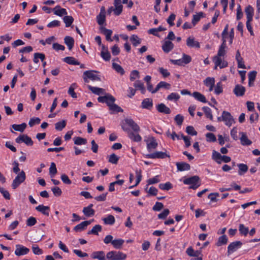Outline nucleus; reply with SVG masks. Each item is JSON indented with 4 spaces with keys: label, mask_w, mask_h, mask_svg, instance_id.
<instances>
[{
    "label": "nucleus",
    "mask_w": 260,
    "mask_h": 260,
    "mask_svg": "<svg viewBox=\"0 0 260 260\" xmlns=\"http://www.w3.org/2000/svg\"><path fill=\"white\" fill-rule=\"evenodd\" d=\"M127 255L120 251H111L106 254V258L108 260H124Z\"/></svg>",
    "instance_id": "nucleus-1"
},
{
    "label": "nucleus",
    "mask_w": 260,
    "mask_h": 260,
    "mask_svg": "<svg viewBox=\"0 0 260 260\" xmlns=\"http://www.w3.org/2000/svg\"><path fill=\"white\" fill-rule=\"evenodd\" d=\"M183 183L185 184L191 185L189 188L193 189H196L201 185V183H200V178L198 176H193L191 177L186 178L183 180Z\"/></svg>",
    "instance_id": "nucleus-2"
},
{
    "label": "nucleus",
    "mask_w": 260,
    "mask_h": 260,
    "mask_svg": "<svg viewBox=\"0 0 260 260\" xmlns=\"http://www.w3.org/2000/svg\"><path fill=\"white\" fill-rule=\"evenodd\" d=\"M26 178L25 173L24 171L22 170L15 178L12 183V187L15 189L17 188L22 182H23Z\"/></svg>",
    "instance_id": "nucleus-3"
},
{
    "label": "nucleus",
    "mask_w": 260,
    "mask_h": 260,
    "mask_svg": "<svg viewBox=\"0 0 260 260\" xmlns=\"http://www.w3.org/2000/svg\"><path fill=\"white\" fill-rule=\"evenodd\" d=\"M213 61L215 64L214 69H217L218 67L220 69L225 68L228 66V63L226 61L222 58V57L215 56L213 58Z\"/></svg>",
    "instance_id": "nucleus-4"
},
{
    "label": "nucleus",
    "mask_w": 260,
    "mask_h": 260,
    "mask_svg": "<svg viewBox=\"0 0 260 260\" xmlns=\"http://www.w3.org/2000/svg\"><path fill=\"white\" fill-rule=\"evenodd\" d=\"M222 121L224 122L226 125L230 127L233 123H235L234 119L231 113L227 111H223L222 113Z\"/></svg>",
    "instance_id": "nucleus-5"
},
{
    "label": "nucleus",
    "mask_w": 260,
    "mask_h": 260,
    "mask_svg": "<svg viewBox=\"0 0 260 260\" xmlns=\"http://www.w3.org/2000/svg\"><path fill=\"white\" fill-rule=\"evenodd\" d=\"M15 141L17 143L23 142L27 146H32L34 144L31 139L26 135H20L15 139Z\"/></svg>",
    "instance_id": "nucleus-6"
},
{
    "label": "nucleus",
    "mask_w": 260,
    "mask_h": 260,
    "mask_svg": "<svg viewBox=\"0 0 260 260\" xmlns=\"http://www.w3.org/2000/svg\"><path fill=\"white\" fill-rule=\"evenodd\" d=\"M146 157L148 158L155 159V158H165L166 157H170L169 154L166 152L161 151H156L154 153L148 154L146 155Z\"/></svg>",
    "instance_id": "nucleus-7"
},
{
    "label": "nucleus",
    "mask_w": 260,
    "mask_h": 260,
    "mask_svg": "<svg viewBox=\"0 0 260 260\" xmlns=\"http://www.w3.org/2000/svg\"><path fill=\"white\" fill-rule=\"evenodd\" d=\"M29 252V248L23 246V245L18 244L16 245V250L15 254L17 256H21L27 254Z\"/></svg>",
    "instance_id": "nucleus-8"
},
{
    "label": "nucleus",
    "mask_w": 260,
    "mask_h": 260,
    "mask_svg": "<svg viewBox=\"0 0 260 260\" xmlns=\"http://www.w3.org/2000/svg\"><path fill=\"white\" fill-rule=\"evenodd\" d=\"M242 245V243L240 241H237L231 243L228 247V253L229 254L235 251L240 248Z\"/></svg>",
    "instance_id": "nucleus-9"
},
{
    "label": "nucleus",
    "mask_w": 260,
    "mask_h": 260,
    "mask_svg": "<svg viewBox=\"0 0 260 260\" xmlns=\"http://www.w3.org/2000/svg\"><path fill=\"white\" fill-rule=\"evenodd\" d=\"M146 142L147 148L149 152L156 148L158 146L156 139L153 137H151L149 140H148Z\"/></svg>",
    "instance_id": "nucleus-10"
},
{
    "label": "nucleus",
    "mask_w": 260,
    "mask_h": 260,
    "mask_svg": "<svg viewBox=\"0 0 260 260\" xmlns=\"http://www.w3.org/2000/svg\"><path fill=\"white\" fill-rule=\"evenodd\" d=\"M186 45L190 48H200V43L196 41L194 38L192 37H189L187 38L186 40Z\"/></svg>",
    "instance_id": "nucleus-11"
},
{
    "label": "nucleus",
    "mask_w": 260,
    "mask_h": 260,
    "mask_svg": "<svg viewBox=\"0 0 260 260\" xmlns=\"http://www.w3.org/2000/svg\"><path fill=\"white\" fill-rule=\"evenodd\" d=\"M93 204H90L87 207L83 209V213L87 217H91L94 215L95 211L92 209Z\"/></svg>",
    "instance_id": "nucleus-12"
},
{
    "label": "nucleus",
    "mask_w": 260,
    "mask_h": 260,
    "mask_svg": "<svg viewBox=\"0 0 260 260\" xmlns=\"http://www.w3.org/2000/svg\"><path fill=\"white\" fill-rule=\"evenodd\" d=\"M91 257L99 260H106L105 254L103 251H94L91 254Z\"/></svg>",
    "instance_id": "nucleus-13"
},
{
    "label": "nucleus",
    "mask_w": 260,
    "mask_h": 260,
    "mask_svg": "<svg viewBox=\"0 0 260 260\" xmlns=\"http://www.w3.org/2000/svg\"><path fill=\"white\" fill-rule=\"evenodd\" d=\"M233 92L237 96H241L244 94L245 88L243 86L238 84L235 86Z\"/></svg>",
    "instance_id": "nucleus-14"
},
{
    "label": "nucleus",
    "mask_w": 260,
    "mask_h": 260,
    "mask_svg": "<svg viewBox=\"0 0 260 260\" xmlns=\"http://www.w3.org/2000/svg\"><path fill=\"white\" fill-rule=\"evenodd\" d=\"M36 210L44 215L47 216L49 215L50 207L49 206L40 205L36 207Z\"/></svg>",
    "instance_id": "nucleus-15"
},
{
    "label": "nucleus",
    "mask_w": 260,
    "mask_h": 260,
    "mask_svg": "<svg viewBox=\"0 0 260 260\" xmlns=\"http://www.w3.org/2000/svg\"><path fill=\"white\" fill-rule=\"evenodd\" d=\"M114 14L116 16H119L122 12L123 6L121 5V1H114Z\"/></svg>",
    "instance_id": "nucleus-16"
},
{
    "label": "nucleus",
    "mask_w": 260,
    "mask_h": 260,
    "mask_svg": "<svg viewBox=\"0 0 260 260\" xmlns=\"http://www.w3.org/2000/svg\"><path fill=\"white\" fill-rule=\"evenodd\" d=\"M174 48V44L169 40H166L162 46V49L165 53H169Z\"/></svg>",
    "instance_id": "nucleus-17"
},
{
    "label": "nucleus",
    "mask_w": 260,
    "mask_h": 260,
    "mask_svg": "<svg viewBox=\"0 0 260 260\" xmlns=\"http://www.w3.org/2000/svg\"><path fill=\"white\" fill-rule=\"evenodd\" d=\"M102 50L101 52V57L105 60L109 61L111 58V55L108 50L107 47L104 45H102Z\"/></svg>",
    "instance_id": "nucleus-18"
},
{
    "label": "nucleus",
    "mask_w": 260,
    "mask_h": 260,
    "mask_svg": "<svg viewBox=\"0 0 260 260\" xmlns=\"http://www.w3.org/2000/svg\"><path fill=\"white\" fill-rule=\"evenodd\" d=\"M94 71H86L84 72V74L87 75L88 78L92 81H101V78L99 75L95 74Z\"/></svg>",
    "instance_id": "nucleus-19"
},
{
    "label": "nucleus",
    "mask_w": 260,
    "mask_h": 260,
    "mask_svg": "<svg viewBox=\"0 0 260 260\" xmlns=\"http://www.w3.org/2000/svg\"><path fill=\"white\" fill-rule=\"evenodd\" d=\"M245 12L246 15L247 20L252 21L254 14V9L250 5H248L246 7Z\"/></svg>",
    "instance_id": "nucleus-20"
},
{
    "label": "nucleus",
    "mask_w": 260,
    "mask_h": 260,
    "mask_svg": "<svg viewBox=\"0 0 260 260\" xmlns=\"http://www.w3.org/2000/svg\"><path fill=\"white\" fill-rule=\"evenodd\" d=\"M177 169L179 171H188L190 170V165L185 162H178L176 163Z\"/></svg>",
    "instance_id": "nucleus-21"
},
{
    "label": "nucleus",
    "mask_w": 260,
    "mask_h": 260,
    "mask_svg": "<svg viewBox=\"0 0 260 260\" xmlns=\"http://www.w3.org/2000/svg\"><path fill=\"white\" fill-rule=\"evenodd\" d=\"M241 135L240 141L242 145H250L251 144L252 142L248 139L246 134L244 132H240Z\"/></svg>",
    "instance_id": "nucleus-22"
},
{
    "label": "nucleus",
    "mask_w": 260,
    "mask_h": 260,
    "mask_svg": "<svg viewBox=\"0 0 260 260\" xmlns=\"http://www.w3.org/2000/svg\"><path fill=\"white\" fill-rule=\"evenodd\" d=\"M134 86L136 88V90H139L142 94L145 93L146 89L144 83L141 81H136L134 83Z\"/></svg>",
    "instance_id": "nucleus-23"
},
{
    "label": "nucleus",
    "mask_w": 260,
    "mask_h": 260,
    "mask_svg": "<svg viewBox=\"0 0 260 260\" xmlns=\"http://www.w3.org/2000/svg\"><path fill=\"white\" fill-rule=\"evenodd\" d=\"M157 111L160 113H163L165 114H170L171 113V110L168 107H167L164 104L161 103L158 104L156 106Z\"/></svg>",
    "instance_id": "nucleus-24"
},
{
    "label": "nucleus",
    "mask_w": 260,
    "mask_h": 260,
    "mask_svg": "<svg viewBox=\"0 0 260 260\" xmlns=\"http://www.w3.org/2000/svg\"><path fill=\"white\" fill-rule=\"evenodd\" d=\"M87 87L94 94L100 95L105 93V89L103 88L93 87L90 85H87Z\"/></svg>",
    "instance_id": "nucleus-25"
},
{
    "label": "nucleus",
    "mask_w": 260,
    "mask_h": 260,
    "mask_svg": "<svg viewBox=\"0 0 260 260\" xmlns=\"http://www.w3.org/2000/svg\"><path fill=\"white\" fill-rule=\"evenodd\" d=\"M125 121L126 123L130 126L134 131L138 132L140 131L139 125L133 119H126Z\"/></svg>",
    "instance_id": "nucleus-26"
},
{
    "label": "nucleus",
    "mask_w": 260,
    "mask_h": 260,
    "mask_svg": "<svg viewBox=\"0 0 260 260\" xmlns=\"http://www.w3.org/2000/svg\"><path fill=\"white\" fill-rule=\"evenodd\" d=\"M226 40H223V41H222V43L221 44L219 48L217 54L216 56L219 57H223L226 54Z\"/></svg>",
    "instance_id": "nucleus-27"
},
{
    "label": "nucleus",
    "mask_w": 260,
    "mask_h": 260,
    "mask_svg": "<svg viewBox=\"0 0 260 260\" xmlns=\"http://www.w3.org/2000/svg\"><path fill=\"white\" fill-rule=\"evenodd\" d=\"M90 224V221H83L80 224L75 226L74 230L76 232L81 231L86 229V226Z\"/></svg>",
    "instance_id": "nucleus-28"
},
{
    "label": "nucleus",
    "mask_w": 260,
    "mask_h": 260,
    "mask_svg": "<svg viewBox=\"0 0 260 260\" xmlns=\"http://www.w3.org/2000/svg\"><path fill=\"white\" fill-rule=\"evenodd\" d=\"M54 13L55 15L62 16L67 14L66 10L64 8H61L59 6H56L54 9Z\"/></svg>",
    "instance_id": "nucleus-29"
},
{
    "label": "nucleus",
    "mask_w": 260,
    "mask_h": 260,
    "mask_svg": "<svg viewBox=\"0 0 260 260\" xmlns=\"http://www.w3.org/2000/svg\"><path fill=\"white\" fill-rule=\"evenodd\" d=\"M152 106L153 103L151 99H145L142 102V107L144 109H150Z\"/></svg>",
    "instance_id": "nucleus-30"
},
{
    "label": "nucleus",
    "mask_w": 260,
    "mask_h": 260,
    "mask_svg": "<svg viewBox=\"0 0 260 260\" xmlns=\"http://www.w3.org/2000/svg\"><path fill=\"white\" fill-rule=\"evenodd\" d=\"M100 29L102 32L105 35L106 39L108 41L112 42L113 40L111 38V37L112 34V31L104 27H101Z\"/></svg>",
    "instance_id": "nucleus-31"
},
{
    "label": "nucleus",
    "mask_w": 260,
    "mask_h": 260,
    "mask_svg": "<svg viewBox=\"0 0 260 260\" xmlns=\"http://www.w3.org/2000/svg\"><path fill=\"white\" fill-rule=\"evenodd\" d=\"M171 85L169 83L164 81H161L157 85L155 88L154 89V92H157L159 89L161 88L169 89Z\"/></svg>",
    "instance_id": "nucleus-32"
},
{
    "label": "nucleus",
    "mask_w": 260,
    "mask_h": 260,
    "mask_svg": "<svg viewBox=\"0 0 260 260\" xmlns=\"http://www.w3.org/2000/svg\"><path fill=\"white\" fill-rule=\"evenodd\" d=\"M64 43L67 45V46L68 47V48L70 50H71L74 45V39L70 36H66L64 39Z\"/></svg>",
    "instance_id": "nucleus-33"
},
{
    "label": "nucleus",
    "mask_w": 260,
    "mask_h": 260,
    "mask_svg": "<svg viewBox=\"0 0 260 260\" xmlns=\"http://www.w3.org/2000/svg\"><path fill=\"white\" fill-rule=\"evenodd\" d=\"M192 95L198 101L204 103H207L205 96L201 93L195 91L192 93Z\"/></svg>",
    "instance_id": "nucleus-34"
},
{
    "label": "nucleus",
    "mask_w": 260,
    "mask_h": 260,
    "mask_svg": "<svg viewBox=\"0 0 260 260\" xmlns=\"http://www.w3.org/2000/svg\"><path fill=\"white\" fill-rule=\"evenodd\" d=\"M102 220L104 224L107 225H113L115 222V218L112 215H108L106 217L103 218Z\"/></svg>",
    "instance_id": "nucleus-35"
},
{
    "label": "nucleus",
    "mask_w": 260,
    "mask_h": 260,
    "mask_svg": "<svg viewBox=\"0 0 260 260\" xmlns=\"http://www.w3.org/2000/svg\"><path fill=\"white\" fill-rule=\"evenodd\" d=\"M124 242V240L121 239H115L112 241V245L115 249H120L122 248Z\"/></svg>",
    "instance_id": "nucleus-36"
},
{
    "label": "nucleus",
    "mask_w": 260,
    "mask_h": 260,
    "mask_svg": "<svg viewBox=\"0 0 260 260\" xmlns=\"http://www.w3.org/2000/svg\"><path fill=\"white\" fill-rule=\"evenodd\" d=\"M186 252L189 256L198 257L200 254H201V252L200 251H194L192 247H189L186 249Z\"/></svg>",
    "instance_id": "nucleus-37"
},
{
    "label": "nucleus",
    "mask_w": 260,
    "mask_h": 260,
    "mask_svg": "<svg viewBox=\"0 0 260 260\" xmlns=\"http://www.w3.org/2000/svg\"><path fill=\"white\" fill-rule=\"evenodd\" d=\"M26 126L27 125L25 123H22L21 124H13L12 127L16 131L23 132L26 128Z\"/></svg>",
    "instance_id": "nucleus-38"
},
{
    "label": "nucleus",
    "mask_w": 260,
    "mask_h": 260,
    "mask_svg": "<svg viewBox=\"0 0 260 260\" xmlns=\"http://www.w3.org/2000/svg\"><path fill=\"white\" fill-rule=\"evenodd\" d=\"M222 155L221 154L213 150L212 152V159L214 160L217 164H221V158Z\"/></svg>",
    "instance_id": "nucleus-39"
},
{
    "label": "nucleus",
    "mask_w": 260,
    "mask_h": 260,
    "mask_svg": "<svg viewBox=\"0 0 260 260\" xmlns=\"http://www.w3.org/2000/svg\"><path fill=\"white\" fill-rule=\"evenodd\" d=\"M109 109L111 111V114L123 112V110L119 106L114 103L113 105H110Z\"/></svg>",
    "instance_id": "nucleus-40"
},
{
    "label": "nucleus",
    "mask_w": 260,
    "mask_h": 260,
    "mask_svg": "<svg viewBox=\"0 0 260 260\" xmlns=\"http://www.w3.org/2000/svg\"><path fill=\"white\" fill-rule=\"evenodd\" d=\"M66 120H62L60 121L57 122L55 124V128L56 130L61 131L63 128L66 127Z\"/></svg>",
    "instance_id": "nucleus-41"
},
{
    "label": "nucleus",
    "mask_w": 260,
    "mask_h": 260,
    "mask_svg": "<svg viewBox=\"0 0 260 260\" xmlns=\"http://www.w3.org/2000/svg\"><path fill=\"white\" fill-rule=\"evenodd\" d=\"M77 87V85L76 83H73L70 86L68 90V93L73 98H77V94L76 92L74 91V89Z\"/></svg>",
    "instance_id": "nucleus-42"
},
{
    "label": "nucleus",
    "mask_w": 260,
    "mask_h": 260,
    "mask_svg": "<svg viewBox=\"0 0 260 260\" xmlns=\"http://www.w3.org/2000/svg\"><path fill=\"white\" fill-rule=\"evenodd\" d=\"M74 144L78 145H85L87 143V140L80 137H76L74 138Z\"/></svg>",
    "instance_id": "nucleus-43"
},
{
    "label": "nucleus",
    "mask_w": 260,
    "mask_h": 260,
    "mask_svg": "<svg viewBox=\"0 0 260 260\" xmlns=\"http://www.w3.org/2000/svg\"><path fill=\"white\" fill-rule=\"evenodd\" d=\"M63 60L69 64L79 65L80 64L79 62L76 60L73 57H66L63 59Z\"/></svg>",
    "instance_id": "nucleus-44"
},
{
    "label": "nucleus",
    "mask_w": 260,
    "mask_h": 260,
    "mask_svg": "<svg viewBox=\"0 0 260 260\" xmlns=\"http://www.w3.org/2000/svg\"><path fill=\"white\" fill-rule=\"evenodd\" d=\"M112 67L118 73L120 74L121 75H123L125 73V71L122 67L116 63H113Z\"/></svg>",
    "instance_id": "nucleus-45"
},
{
    "label": "nucleus",
    "mask_w": 260,
    "mask_h": 260,
    "mask_svg": "<svg viewBox=\"0 0 260 260\" xmlns=\"http://www.w3.org/2000/svg\"><path fill=\"white\" fill-rule=\"evenodd\" d=\"M228 242V238L225 235H223L220 236L218 238V240L217 242L216 245L217 246H220L222 245L226 244Z\"/></svg>",
    "instance_id": "nucleus-46"
},
{
    "label": "nucleus",
    "mask_w": 260,
    "mask_h": 260,
    "mask_svg": "<svg viewBox=\"0 0 260 260\" xmlns=\"http://www.w3.org/2000/svg\"><path fill=\"white\" fill-rule=\"evenodd\" d=\"M239 170L238 173L240 175H242L246 173L248 170V167L246 165L243 164H239L238 165Z\"/></svg>",
    "instance_id": "nucleus-47"
},
{
    "label": "nucleus",
    "mask_w": 260,
    "mask_h": 260,
    "mask_svg": "<svg viewBox=\"0 0 260 260\" xmlns=\"http://www.w3.org/2000/svg\"><path fill=\"white\" fill-rule=\"evenodd\" d=\"M63 22L66 24V27H69L74 21V18L71 16H66L63 18Z\"/></svg>",
    "instance_id": "nucleus-48"
},
{
    "label": "nucleus",
    "mask_w": 260,
    "mask_h": 260,
    "mask_svg": "<svg viewBox=\"0 0 260 260\" xmlns=\"http://www.w3.org/2000/svg\"><path fill=\"white\" fill-rule=\"evenodd\" d=\"M102 231V226L99 224L95 225L94 226L91 231H89L88 234H94L98 235V232H101Z\"/></svg>",
    "instance_id": "nucleus-49"
},
{
    "label": "nucleus",
    "mask_w": 260,
    "mask_h": 260,
    "mask_svg": "<svg viewBox=\"0 0 260 260\" xmlns=\"http://www.w3.org/2000/svg\"><path fill=\"white\" fill-rule=\"evenodd\" d=\"M180 98V95L178 93L175 92H172L167 98V100L168 101H177Z\"/></svg>",
    "instance_id": "nucleus-50"
},
{
    "label": "nucleus",
    "mask_w": 260,
    "mask_h": 260,
    "mask_svg": "<svg viewBox=\"0 0 260 260\" xmlns=\"http://www.w3.org/2000/svg\"><path fill=\"white\" fill-rule=\"evenodd\" d=\"M130 40L134 46H137L138 45L140 44L141 42V39L137 35H135L132 36Z\"/></svg>",
    "instance_id": "nucleus-51"
},
{
    "label": "nucleus",
    "mask_w": 260,
    "mask_h": 260,
    "mask_svg": "<svg viewBox=\"0 0 260 260\" xmlns=\"http://www.w3.org/2000/svg\"><path fill=\"white\" fill-rule=\"evenodd\" d=\"M239 231L241 235L246 236L248 233L249 229L243 224H240L239 227Z\"/></svg>",
    "instance_id": "nucleus-52"
},
{
    "label": "nucleus",
    "mask_w": 260,
    "mask_h": 260,
    "mask_svg": "<svg viewBox=\"0 0 260 260\" xmlns=\"http://www.w3.org/2000/svg\"><path fill=\"white\" fill-rule=\"evenodd\" d=\"M203 110L205 113L206 116L210 120H213V115L211 110L208 107H204Z\"/></svg>",
    "instance_id": "nucleus-53"
},
{
    "label": "nucleus",
    "mask_w": 260,
    "mask_h": 260,
    "mask_svg": "<svg viewBox=\"0 0 260 260\" xmlns=\"http://www.w3.org/2000/svg\"><path fill=\"white\" fill-rule=\"evenodd\" d=\"M57 171L56 168V165L54 162H51L50 167L49 168V174L51 177H53L57 173Z\"/></svg>",
    "instance_id": "nucleus-54"
},
{
    "label": "nucleus",
    "mask_w": 260,
    "mask_h": 260,
    "mask_svg": "<svg viewBox=\"0 0 260 260\" xmlns=\"http://www.w3.org/2000/svg\"><path fill=\"white\" fill-rule=\"evenodd\" d=\"M119 158V157H118L115 154L113 153L109 156L108 161L111 164H117Z\"/></svg>",
    "instance_id": "nucleus-55"
},
{
    "label": "nucleus",
    "mask_w": 260,
    "mask_h": 260,
    "mask_svg": "<svg viewBox=\"0 0 260 260\" xmlns=\"http://www.w3.org/2000/svg\"><path fill=\"white\" fill-rule=\"evenodd\" d=\"M97 22L100 25H103L106 20V15L99 14L96 17Z\"/></svg>",
    "instance_id": "nucleus-56"
},
{
    "label": "nucleus",
    "mask_w": 260,
    "mask_h": 260,
    "mask_svg": "<svg viewBox=\"0 0 260 260\" xmlns=\"http://www.w3.org/2000/svg\"><path fill=\"white\" fill-rule=\"evenodd\" d=\"M140 78L139 72L137 70H133L131 72L130 75V80L131 81H134L136 79Z\"/></svg>",
    "instance_id": "nucleus-57"
},
{
    "label": "nucleus",
    "mask_w": 260,
    "mask_h": 260,
    "mask_svg": "<svg viewBox=\"0 0 260 260\" xmlns=\"http://www.w3.org/2000/svg\"><path fill=\"white\" fill-rule=\"evenodd\" d=\"M159 187L162 190H169L172 188V185L170 182H168L166 183L159 184Z\"/></svg>",
    "instance_id": "nucleus-58"
},
{
    "label": "nucleus",
    "mask_w": 260,
    "mask_h": 260,
    "mask_svg": "<svg viewBox=\"0 0 260 260\" xmlns=\"http://www.w3.org/2000/svg\"><path fill=\"white\" fill-rule=\"evenodd\" d=\"M206 140L209 142H215L216 141V138L214 134L209 133L206 135Z\"/></svg>",
    "instance_id": "nucleus-59"
},
{
    "label": "nucleus",
    "mask_w": 260,
    "mask_h": 260,
    "mask_svg": "<svg viewBox=\"0 0 260 260\" xmlns=\"http://www.w3.org/2000/svg\"><path fill=\"white\" fill-rule=\"evenodd\" d=\"M204 84L208 87L211 85H214L215 79L214 78L207 77L204 81Z\"/></svg>",
    "instance_id": "nucleus-60"
},
{
    "label": "nucleus",
    "mask_w": 260,
    "mask_h": 260,
    "mask_svg": "<svg viewBox=\"0 0 260 260\" xmlns=\"http://www.w3.org/2000/svg\"><path fill=\"white\" fill-rule=\"evenodd\" d=\"M129 137L135 142H140L142 140L141 137L139 134H135L131 133L129 134Z\"/></svg>",
    "instance_id": "nucleus-61"
},
{
    "label": "nucleus",
    "mask_w": 260,
    "mask_h": 260,
    "mask_svg": "<svg viewBox=\"0 0 260 260\" xmlns=\"http://www.w3.org/2000/svg\"><path fill=\"white\" fill-rule=\"evenodd\" d=\"M203 13L200 12L197 15H194L193 16V19L192 20V23L194 26L196 23L200 21L201 18L203 17Z\"/></svg>",
    "instance_id": "nucleus-62"
},
{
    "label": "nucleus",
    "mask_w": 260,
    "mask_h": 260,
    "mask_svg": "<svg viewBox=\"0 0 260 260\" xmlns=\"http://www.w3.org/2000/svg\"><path fill=\"white\" fill-rule=\"evenodd\" d=\"M186 132L188 134L192 136H196L197 135V132L192 126H187L186 128Z\"/></svg>",
    "instance_id": "nucleus-63"
},
{
    "label": "nucleus",
    "mask_w": 260,
    "mask_h": 260,
    "mask_svg": "<svg viewBox=\"0 0 260 260\" xmlns=\"http://www.w3.org/2000/svg\"><path fill=\"white\" fill-rule=\"evenodd\" d=\"M37 223V220L36 218L34 217H29L26 222V225L28 226H31L34 225Z\"/></svg>",
    "instance_id": "nucleus-64"
}]
</instances>
